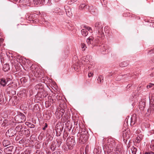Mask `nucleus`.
Segmentation results:
<instances>
[{
	"instance_id": "a18cd8bd",
	"label": "nucleus",
	"mask_w": 154,
	"mask_h": 154,
	"mask_svg": "<svg viewBox=\"0 0 154 154\" xmlns=\"http://www.w3.org/2000/svg\"><path fill=\"white\" fill-rule=\"evenodd\" d=\"M150 76L151 77H153L154 76V72H152L150 74Z\"/></svg>"
},
{
	"instance_id": "ea45409f",
	"label": "nucleus",
	"mask_w": 154,
	"mask_h": 154,
	"mask_svg": "<svg viewBox=\"0 0 154 154\" xmlns=\"http://www.w3.org/2000/svg\"><path fill=\"white\" fill-rule=\"evenodd\" d=\"M42 84H39L38 85H36L35 86V88L36 89H39L40 88V87L41 86Z\"/></svg>"
},
{
	"instance_id": "f03ea898",
	"label": "nucleus",
	"mask_w": 154,
	"mask_h": 154,
	"mask_svg": "<svg viewBox=\"0 0 154 154\" xmlns=\"http://www.w3.org/2000/svg\"><path fill=\"white\" fill-rule=\"evenodd\" d=\"M66 145L63 147L64 150L65 151H67L68 149H72L75 144V142L73 137H68Z\"/></svg>"
},
{
	"instance_id": "49530a36",
	"label": "nucleus",
	"mask_w": 154,
	"mask_h": 154,
	"mask_svg": "<svg viewBox=\"0 0 154 154\" xmlns=\"http://www.w3.org/2000/svg\"><path fill=\"white\" fill-rule=\"evenodd\" d=\"M132 86V84H129L127 86V88H129L131 86Z\"/></svg>"
},
{
	"instance_id": "c03bdc74",
	"label": "nucleus",
	"mask_w": 154,
	"mask_h": 154,
	"mask_svg": "<svg viewBox=\"0 0 154 154\" xmlns=\"http://www.w3.org/2000/svg\"><path fill=\"white\" fill-rule=\"evenodd\" d=\"M57 143H58V146H59L62 143V142L60 140H58V141H57Z\"/></svg>"
},
{
	"instance_id": "6ab92c4d",
	"label": "nucleus",
	"mask_w": 154,
	"mask_h": 154,
	"mask_svg": "<svg viewBox=\"0 0 154 154\" xmlns=\"http://www.w3.org/2000/svg\"><path fill=\"white\" fill-rule=\"evenodd\" d=\"M135 116H133L131 119V125H134L135 123Z\"/></svg>"
},
{
	"instance_id": "37998d69",
	"label": "nucleus",
	"mask_w": 154,
	"mask_h": 154,
	"mask_svg": "<svg viewBox=\"0 0 154 154\" xmlns=\"http://www.w3.org/2000/svg\"><path fill=\"white\" fill-rule=\"evenodd\" d=\"M145 154H154V153L152 152H146Z\"/></svg>"
},
{
	"instance_id": "a878e982",
	"label": "nucleus",
	"mask_w": 154,
	"mask_h": 154,
	"mask_svg": "<svg viewBox=\"0 0 154 154\" xmlns=\"http://www.w3.org/2000/svg\"><path fill=\"white\" fill-rule=\"evenodd\" d=\"M3 145L4 146H6L9 144V142L7 140H4L2 142Z\"/></svg>"
},
{
	"instance_id": "bb28decb",
	"label": "nucleus",
	"mask_w": 154,
	"mask_h": 154,
	"mask_svg": "<svg viewBox=\"0 0 154 154\" xmlns=\"http://www.w3.org/2000/svg\"><path fill=\"white\" fill-rule=\"evenodd\" d=\"M150 147L152 150H154V140H152L151 141Z\"/></svg>"
},
{
	"instance_id": "6e6552de",
	"label": "nucleus",
	"mask_w": 154,
	"mask_h": 154,
	"mask_svg": "<svg viewBox=\"0 0 154 154\" xmlns=\"http://www.w3.org/2000/svg\"><path fill=\"white\" fill-rule=\"evenodd\" d=\"M100 51L103 54L108 53L110 51V48L107 45L101 46Z\"/></svg>"
},
{
	"instance_id": "f3484780",
	"label": "nucleus",
	"mask_w": 154,
	"mask_h": 154,
	"mask_svg": "<svg viewBox=\"0 0 154 154\" xmlns=\"http://www.w3.org/2000/svg\"><path fill=\"white\" fill-rule=\"evenodd\" d=\"M81 33L82 35L84 36H86L87 35L88 32L85 28L81 30Z\"/></svg>"
},
{
	"instance_id": "e433bc0d",
	"label": "nucleus",
	"mask_w": 154,
	"mask_h": 154,
	"mask_svg": "<svg viewBox=\"0 0 154 154\" xmlns=\"http://www.w3.org/2000/svg\"><path fill=\"white\" fill-rule=\"evenodd\" d=\"M67 26L68 29L70 30H72L73 29V27L71 26L70 25L68 24H67Z\"/></svg>"
},
{
	"instance_id": "aec40b11",
	"label": "nucleus",
	"mask_w": 154,
	"mask_h": 154,
	"mask_svg": "<svg viewBox=\"0 0 154 154\" xmlns=\"http://www.w3.org/2000/svg\"><path fill=\"white\" fill-rule=\"evenodd\" d=\"M88 67L89 69H90L91 68L94 67L95 65V63L94 62H90L88 63Z\"/></svg>"
},
{
	"instance_id": "f704fd0d",
	"label": "nucleus",
	"mask_w": 154,
	"mask_h": 154,
	"mask_svg": "<svg viewBox=\"0 0 154 154\" xmlns=\"http://www.w3.org/2000/svg\"><path fill=\"white\" fill-rule=\"evenodd\" d=\"M153 53H154V49H150L147 52L148 54H151Z\"/></svg>"
},
{
	"instance_id": "4d7b16f0",
	"label": "nucleus",
	"mask_w": 154,
	"mask_h": 154,
	"mask_svg": "<svg viewBox=\"0 0 154 154\" xmlns=\"http://www.w3.org/2000/svg\"><path fill=\"white\" fill-rule=\"evenodd\" d=\"M20 141H21V142H22V140H21Z\"/></svg>"
},
{
	"instance_id": "13d9d810",
	"label": "nucleus",
	"mask_w": 154,
	"mask_h": 154,
	"mask_svg": "<svg viewBox=\"0 0 154 154\" xmlns=\"http://www.w3.org/2000/svg\"><path fill=\"white\" fill-rule=\"evenodd\" d=\"M54 154H55V152L54 153Z\"/></svg>"
},
{
	"instance_id": "c85d7f7f",
	"label": "nucleus",
	"mask_w": 154,
	"mask_h": 154,
	"mask_svg": "<svg viewBox=\"0 0 154 154\" xmlns=\"http://www.w3.org/2000/svg\"><path fill=\"white\" fill-rule=\"evenodd\" d=\"M64 8L66 13L71 11L70 8L67 5H65L64 7Z\"/></svg>"
},
{
	"instance_id": "7ed1b4c3",
	"label": "nucleus",
	"mask_w": 154,
	"mask_h": 154,
	"mask_svg": "<svg viewBox=\"0 0 154 154\" xmlns=\"http://www.w3.org/2000/svg\"><path fill=\"white\" fill-rule=\"evenodd\" d=\"M81 132L80 136L79 138V142L81 144H83L85 143L88 139V134L87 131L85 129H83Z\"/></svg>"
},
{
	"instance_id": "393cba45",
	"label": "nucleus",
	"mask_w": 154,
	"mask_h": 154,
	"mask_svg": "<svg viewBox=\"0 0 154 154\" xmlns=\"http://www.w3.org/2000/svg\"><path fill=\"white\" fill-rule=\"evenodd\" d=\"M56 147V145L54 143H52L51 145L50 148L51 149L54 151L55 150Z\"/></svg>"
},
{
	"instance_id": "cd10ccee",
	"label": "nucleus",
	"mask_w": 154,
	"mask_h": 154,
	"mask_svg": "<svg viewBox=\"0 0 154 154\" xmlns=\"http://www.w3.org/2000/svg\"><path fill=\"white\" fill-rule=\"evenodd\" d=\"M9 69V65L8 64L4 65L3 66V70L5 71H7Z\"/></svg>"
},
{
	"instance_id": "4468645a",
	"label": "nucleus",
	"mask_w": 154,
	"mask_h": 154,
	"mask_svg": "<svg viewBox=\"0 0 154 154\" xmlns=\"http://www.w3.org/2000/svg\"><path fill=\"white\" fill-rule=\"evenodd\" d=\"M20 134L23 135H27L29 134V131L26 128L23 129L20 132Z\"/></svg>"
},
{
	"instance_id": "6e6d98bb",
	"label": "nucleus",
	"mask_w": 154,
	"mask_h": 154,
	"mask_svg": "<svg viewBox=\"0 0 154 154\" xmlns=\"http://www.w3.org/2000/svg\"><path fill=\"white\" fill-rule=\"evenodd\" d=\"M106 27H105V29H106Z\"/></svg>"
},
{
	"instance_id": "5fc2aeb1",
	"label": "nucleus",
	"mask_w": 154,
	"mask_h": 154,
	"mask_svg": "<svg viewBox=\"0 0 154 154\" xmlns=\"http://www.w3.org/2000/svg\"><path fill=\"white\" fill-rule=\"evenodd\" d=\"M21 154H24V153L23 152H22V153H21Z\"/></svg>"
},
{
	"instance_id": "39448f33",
	"label": "nucleus",
	"mask_w": 154,
	"mask_h": 154,
	"mask_svg": "<svg viewBox=\"0 0 154 154\" xmlns=\"http://www.w3.org/2000/svg\"><path fill=\"white\" fill-rule=\"evenodd\" d=\"M131 136L130 131L129 129H126L123 131L122 136L124 138V141H126L129 139Z\"/></svg>"
},
{
	"instance_id": "2f4dec72",
	"label": "nucleus",
	"mask_w": 154,
	"mask_h": 154,
	"mask_svg": "<svg viewBox=\"0 0 154 154\" xmlns=\"http://www.w3.org/2000/svg\"><path fill=\"white\" fill-rule=\"evenodd\" d=\"M84 28L86 30H88V31H90V32H91V31H92V29L91 27H89V26H84Z\"/></svg>"
},
{
	"instance_id": "4be33fe9",
	"label": "nucleus",
	"mask_w": 154,
	"mask_h": 154,
	"mask_svg": "<svg viewBox=\"0 0 154 154\" xmlns=\"http://www.w3.org/2000/svg\"><path fill=\"white\" fill-rule=\"evenodd\" d=\"M23 128L21 125H19L17 126L16 128V131L18 132H21V130H22Z\"/></svg>"
},
{
	"instance_id": "423d86ee",
	"label": "nucleus",
	"mask_w": 154,
	"mask_h": 154,
	"mask_svg": "<svg viewBox=\"0 0 154 154\" xmlns=\"http://www.w3.org/2000/svg\"><path fill=\"white\" fill-rule=\"evenodd\" d=\"M91 58V57L89 55L84 56L82 58L81 61V63L84 65L86 64H87L88 63L90 62Z\"/></svg>"
},
{
	"instance_id": "dca6fc26",
	"label": "nucleus",
	"mask_w": 154,
	"mask_h": 154,
	"mask_svg": "<svg viewBox=\"0 0 154 154\" xmlns=\"http://www.w3.org/2000/svg\"><path fill=\"white\" fill-rule=\"evenodd\" d=\"M33 1L35 4L36 5H40L45 1V0H33Z\"/></svg>"
},
{
	"instance_id": "2eb2a0df",
	"label": "nucleus",
	"mask_w": 154,
	"mask_h": 154,
	"mask_svg": "<svg viewBox=\"0 0 154 154\" xmlns=\"http://www.w3.org/2000/svg\"><path fill=\"white\" fill-rule=\"evenodd\" d=\"M13 130L12 129H9L6 132L7 135H8L9 137H12L14 136V133H13Z\"/></svg>"
},
{
	"instance_id": "de8ad7c7",
	"label": "nucleus",
	"mask_w": 154,
	"mask_h": 154,
	"mask_svg": "<svg viewBox=\"0 0 154 154\" xmlns=\"http://www.w3.org/2000/svg\"><path fill=\"white\" fill-rule=\"evenodd\" d=\"M150 62L151 63H154V58H153L151 61H150Z\"/></svg>"
},
{
	"instance_id": "c756f323",
	"label": "nucleus",
	"mask_w": 154,
	"mask_h": 154,
	"mask_svg": "<svg viewBox=\"0 0 154 154\" xmlns=\"http://www.w3.org/2000/svg\"><path fill=\"white\" fill-rule=\"evenodd\" d=\"M81 47L82 49V50L83 51H84L86 48V47L85 46V45L83 43H82L81 44Z\"/></svg>"
},
{
	"instance_id": "c9c22d12",
	"label": "nucleus",
	"mask_w": 154,
	"mask_h": 154,
	"mask_svg": "<svg viewBox=\"0 0 154 154\" xmlns=\"http://www.w3.org/2000/svg\"><path fill=\"white\" fill-rule=\"evenodd\" d=\"M13 83V82H11L9 83L8 85H7V88L8 89L9 88H11L12 87V86L11 85V84Z\"/></svg>"
},
{
	"instance_id": "ddd939ff",
	"label": "nucleus",
	"mask_w": 154,
	"mask_h": 154,
	"mask_svg": "<svg viewBox=\"0 0 154 154\" xmlns=\"http://www.w3.org/2000/svg\"><path fill=\"white\" fill-rule=\"evenodd\" d=\"M143 135L142 133H141L140 134H138L136 138L137 142L138 143H139L140 141L142 139L143 137Z\"/></svg>"
},
{
	"instance_id": "58836bf2",
	"label": "nucleus",
	"mask_w": 154,
	"mask_h": 154,
	"mask_svg": "<svg viewBox=\"0 0 154 154\" xmlns=\"http://www.w3.org/2000/svg\"><path fill=\"white\" fill-rule=\"evenodd\" d=\"M136 134H140L141 133H142V132H141V130L140 129H138L136 131Z\"/></svg>"
},
{
	"instance_id": "f8f14e48",
	"label": "nucleus",
	"mask_w": 154,
	"mask_h": 154,
	"mask_svg": "<svg viewBox=\"0 0 154 154\" xmlns=\"http://www.w3.org/2000/svg\"><path fill=\"white\" fill-rule=\"evenodd\" d=\"M89 6H88L87 5H86L84 4H81L80 6H79V9L81 10H85L86 9H89Z\"/></svg>"
},
{
	"instance_id": "a19ab883",
	"label": "nucleus",
	"mask_w": 154,
	"mask_h": 154,
	"mask_svg": "<svg viewBox=\"0 0 154 154\" xmlns=\"http://www.w3.org/2000/svg\"><path fill=\"white\" fill-rule=\"evenodd\" d=\"M93 73H92L91 72H90L88 73V77L89 78H90V77L93 76Z\"/></svg>"
},
{
	"instance_id": "473e14b6",
	"label": "nucleus",
	"mask_w": 154,
	"mask_h": 154,
	"mask_svg": "<svg viewBox=\"0 0 154 154\" xmlns=\"http://www.w3.org/2000/svg\"><path fill=\"white\" fill-rule=\"evenodd\" d=\"M66 14L67 16L69 17H70L72 16V13L71 11L66 12Z\"/></svg>"
},
{
	"instance_id": "5701e85b",
	"label": "nucleus",
	"mask_w": 154,
	"mask_h": 154,
	"mask_svg": "<svg viewBox=\"0 0 154 154\" xmlns=\"http://www.w3.org/2000/svg\"><path fill=\"white\" fill-rule=\"evenodd\" d=\"M98 82L99 83H101L103 82V77L101 75H100L98 76V78L97 79Z\"/></svg>"
},
{
	"instance_id": "3c124183",
	"label": "nucleus",
	"mask_w": 154,
	"mask_h": 154,
	"mask_svg": "<svg viewBox=\"0 0 154 154\" xmlns=\"http://www.w3.org/2000/svg\"><path fill=\"white\" fill-rule=\"evenodd\" d=\"M77 0H71L73 2H75L76 1H77Z\"/></svg>"
},
{
	"instance_id": "1a4fd4ad",
	"label": "nucleus",
	"mask_w": 154,
	"mask_h": 154,
	"mask_svg": "<svg viewBox=\"0 0 154 154\" xmlns=\"http://www.w3.org/2000/svg\"><path fill=\"white\" fill-rule=\"evenodd\" d=\"M9 82L8 79L5 78L0 79V86L4 87Z\"/></svg>"
},
{
	"instance_id": "8fccbe9b",
	"label": "nucleus",
	"mask_w": 154,
	"mask_h": 154,
	"mask_svg": "<svg viewBox=\"0 0 154 154\" xmlns=\"http://www.w3.org/2000/svg\"><path fill=\"white\" fill-rule=\"evenodd\" d=\"M120 150V149H119V148H118V149L117 148H116V151H119Z\"/></svg>"
},
{
	"instance_id": "4c0bfd02",
	"label": "nucleus",
	"mask_w": 154,
	"mask_h": 154,
	"mask_svg": "<svg viewBox=\"0 0 154 154\" xmlns=\"http://www.w3.org/2000/svg\"><path fill=\"white\" fill-rule=\"evenodd\" d=\"M49 101H46L45 102V105H46V107H48L51 105V104L50 103H49Z\"/></svg>"
},
{
	"instance_id": "79ce46f5",
	"label": "nucleus",
	"mask_w": 154,
	"mask_h": 154,
	"mask_svg": "<svg viewBox=\"0 0 154 154\" xmlns=\"http://www.w3.org/2000/svg\"><path fill=\"white\" fill-rule=\"evenodd\" d=\"M45 126L42 128V129L44 130H45L46 129V128L48 127V125L47 124V123H45Z\"/></svg>"
},
{
	"instance_id": "72a5a7b5",
	"label": "nucleus",
	"mask_w": 154,
	"mask_h": 154,
	"mask_svg": "<svg viewBox=\"0 0 154 154\" xmlns=\"http://www.w3.org/2000/svg\"><path fill=\"white\" fill-rule=\"evenodd\" d=\"M154 86V83H149L148 85L147 86V88H152L153 87V86Z\"/></svg>"
},
{
	"instance_id": "09e8293b",
	"label": "nucleus",
	"mask_w": 154,
	"mask_h": 154,
	"mask_svg": "<svg viewBox=\"0 0 154 154\" xmlns=\"http://www.w3.org/2000/svg\"><path fill=\"white\" fill-rule=\"evenodd\" d=\"M3 40V38H0V42H2Z\"/></svg>"
},
{
	"instance_id": "9d476101",
	"label": "nucleus",
	"mask_w": 154,
	"mask_h": 154,
	"mask_svg": "<svg viewBox=\"0 0 154 154\" xmlns=\"http://www.w3.org/2000/svg\"><path fill=\"white\" fill-rule=\"evenodd\" d=\"M106 145L108 148L111 150V148H112L113 146L114 145V143L113 141H111V139H109L107 140V143Z\"/></svg>"
},
{
	"instance_id": "0eeeda50",
	"label": "nucleus",
	"mask_w": 154,
	"mask_h": 154,
	"mask_svg": "<svg viewBox=\"0 0 154 154\" xmlns=\"http://www.w3.org/2000/svg\"><path fill=\"white\" fill-rule=\"evenodd\" d=\"M60 112H58L59 115V118L61 117L63 115L65 112V109L66 107V104L65 103H62L60 104Z\"/></svg>"
},
{
	"instance_id": "9b49d317",
	"label": "nucleus",
	"mask_w": 154,
	"mask_h": 154,
	"mask_svg": "<svg viewBox=\"0 0 154 154\" xmlns=\"http://www.w3.org/2000/svg\"><path fill=\"white\" fill-rule=\"evenodd\" d=\"M13 148V147L11 146L6 148L5 150L6 154H12L11 152H12Z\"/></svg>"
},
{
	"instance_id": "f257e3e1",
	"label": "nucleus",
	"mask_w": 154,
	"mask_h": 154,
	"mask_svg": "<svg viewBox=\"0 0 154 154\" xmlns=\"http://www.w3.org/2000/svg\"><path fill=\"white\" fill-rule=\"evenodd\" d=\"M103 27L102 23L100 22H97L94 24V30L96 31L97 34V38L94 39L93 36H89L86 40V42L88 45H91L92 47L97 46V44L100 42V40L98 37L103 38L104 37L103 32Z\"/></svg>"
},
{
	"instance_id": "7c9ffc66",
	"label": "nucleus",
	"mask_w": 154,
	"mask_h": 154,
	"mask_svg": "<svg viewBox=\"0 0 154 154\" xmlns=\"http://www.w3.org/2000/svg\"><path fill=\"white\" fill-rule=\"evenodd\" d=\"M137 150V149L134 147H133L131 149V151L133 154H136Z\"/></svg>"
},
{
	"instance_id": "a211bd4d",
	"label": "nucleus",
	"mask_w": 154,
	"mask_h": 154,
	"mask_svg": "<svg viewBox=\"0 0 154 154\" xmlns=\"http://www.w3.org/2000/svg\"><path fill=\"white\" fill-rule=\"evenodd\" d=\"M4 101V99L3 98V94L0 91V104H1Z\"/></svg>"
},
{
	"instance_id": "20e7f679",
	"label": "nucleus",
	"mask_w": 154,
	"mask_h": 154,
	"mask_svg": "<svg viewBox=\"0 0 154 154\" xmlns=\"http://www.w3.org/2000/svg\"><path fill=\"white\" fill-rule=\"evenodd\" d=\"M15 120L17 123L23 122L26 120L25 116L23 113L20 112L15 117Z\"/></svg>"
},
{
	"instance_id": "603ef678",
	"label": "nucleus",
	"mask_w": 154,
	"mask_h": 154,
	"mask_svg": "<svg viewBox=\"0 0 154 154\" xmlns=\"http://www.w3.org/2000/svg\"><path fill=\"white\" fill-rule=\"evenodd\" d=\"M74 69H75V70H76L77 69H78V68H77V69H76V67H74Z\"/></svg>"
},
{
	"instance_id": "864d4df0",
	"label": "nucleus",
	"mask_w": 154,
	"mask_h": 154,
	"mask_svg": "<svg viewBox=\"0 0 154 154\" xmlns=\"http://www.w3.org/2000/svg\"><path fill=\"white\" fill-rule=\"evenodd\" d=\"M0 154H2V152L0 151Z\"/></svg>"
},
{
	"instance_id": "412c9836",
	"label": "nucleus",
	"mask_w": 154,
	"mask_h": 154,
	"mask_svg": "<svg viewBox=\"0 0 154 154\" xmlns=\"http://www.w3.org/2000/svg\"><path fill=\"white\" fill-rule=\"evenodd\" d=\"M128 65V63L127 61H124L120 63L119 66L120 67H124L127 66Z\"/></svg>"
},
{
	"instance_id": "b1692460",
	"label": "nucleus",
	"mask_w": 154,
	"mask_h": 154,
	"mask_svg": "<svg viewBox=\"0 0 154 154\" xmlns=\"http://www.w3.org/2000/svg\"><path fill=\"white\" fill-rule=\"evenodd\" d=\"M25 124L26 125L30 128H33L34 127V125L32 124L31 123L28 122H25Z\"/></svg>"
}]
</instances>
